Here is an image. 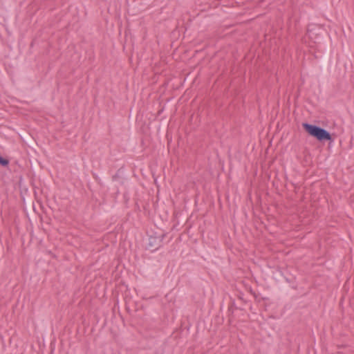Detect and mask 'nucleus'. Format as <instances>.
<instances>
[{"instance_id": "f03ea898", "label": "nucleus", "mask_w": 354, "mask_h": 354, "mask_svg": "<svg viewBox=\"0 0 354 354\" xmlns=\"http://www.w3.org/2000/svg\"><path fill=\"white\" fill-rule=\"evenodd\" d=\"M166 236L165 233H162L160 236H151L149 238V245L153 248V250H157L159 247L161 246V243L163 241V239Z\"/></svg>"}, {"instance_id": "7ed1b4c3", "label": "nucleus", "mask_w": 354, "mask_h": 354, "mask_svg": "<svg viewBox=\"0 0 354 354\" xmlns=\"http://www.w3.org/2000/svg\"><path fill=\"white\" fill-rule=\"evenodd\" d=\"M10 161L8 158H4L0 156V165L2 167H8L9 165Z\"/></svg>"}, {"instance_id": "f257e3e1", "label": "nucleus", "mask_w": 354, "mask_h": 354, "mask_svg": "<svg viewBox=\"0 0 354 354\" xmlns=\"http://www.w3.org/2000/svg\"><path fill=\"white\" fill-rule=\"evenodd\" d=\"M302 127L309 136L316 138L319 142L328 141L332 142L334 140L330 132L319 126L303 122Z\"/></svg>"}, {"instance_id": "20e7f679", "label": "nucleus", "mask_w": 354, "mask_h": 354, "mask_svg": "<svg viewBox=\"0 0 354 354\" xmlns=\"http://www.w3.org/2000/svg\"><path fill=\"white\" fill-rule=\"evenodd\" d=\"M119 171H120V169L117 171V173L115 175H113L112 176V180H116L117 179H118L120 178V176H119V174H118Z\"/></svg>"}]
</instances>
